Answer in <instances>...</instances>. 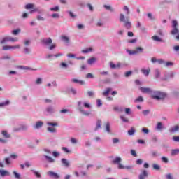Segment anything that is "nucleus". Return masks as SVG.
I'll return each mask as SVG.
<instances>
[{
  "label": "nucleus",
  "mask_w": 179,
  "mask_h": 179,
  "mask_svg": "<svg viewBox=\"0 0 179 179\" xmlns=\"http://www.w3.org/2000/svg\"><path fill=\"white\" fill-rule=\"evenodd\" d=\"M141 132H143V134H149L150 131L148 129V128L146 127H143L141 129Z\"/></svg>",
  "instance_id": "nucleus-56"
},
{
  "label": "nucleus",
  "mask_w": 179,
  "mask_h": 179,
  "mask_svg": "<svg viewBox=\"0 0 179 179\" xmlns=\"http://www.w3.org/2000/svg\"><path fill=\"white\" fill-rule=\"evenodd\" d=\"M20 69H22L23 71H37L36 69H31V67L25 66H20Z\"/></svg>",
  "instance_id": "nucleus-28"
},
{
  "label": "nucleus",
  "mask_w": 179,
  "mask_h": 179,
  "mask_svg": "<svg viewBox=\"0 0 179 179\" xmlns=\"http://www.w3.org/2000/svg\"><path fill=\"white\" fill-rule=\"evenodd\" d=\"M34 6V5L29 3L25 6V9H33Z\"/></svg>",
  "instance_id": "nucleus-59"
},
{
  "label": "nucleus",
  "mask_w": 179,
  "mask_h": 179,
  "mask_svg": "<svg viewBox=\"0 0 179 179\" xmlns=\"http://www.w3.org/2000/svg\"><path fill=\"white\" fill-rule=\"evenodd\" d=\"M120 118L121 121H122V122H125L126 124H128V122H129V120L123 115H121Z\"/></svg>",
  "instance_id": "nucleus-43"
},
{
  "label": "nucleus",
  "mask_w": 179,
  "mask_h": 179,
  "mask_svg": "<svg viewBox=\"0 0 179 179\" xmlns=\"http://www.w3.org/2000/svg\"><path fill=\"white\" fill-rule=\"evenodd\" d=\"M152 40H153V41H157V43H164L163 39L156 35L152 36Z\"/></svg>",
  "instance_id": "nucleus-24"
},
{
  "label": "nucleus",
  "mask_w": 179,
  "mask_h": 179,
  "mask_svg": "<svg viewBox=\"0 0 179 179\" xmlns=\"http://www.w3.org/2000/svg\"><path fill=\"white\" fill-rule=\"evenodd\" d=\"M9 142L8 139H3L0 138V143H2V145H6Z\"/></svg>",
  "instance_id": "nucleus-53"
},
{
  "label": "nucleus",
  "mask_w": 179,
  "mask_h": 179,
  "mask_svg": "<svg viewBox=\"0 0 179 179\" xmlns=\"http://www.w3.org/2000/svg\"><path fill=\"white\" fill-rule=\"evenodd\" d=\"M96 62H97V58L96 57H91L87 61V64H88V65H93V64H96Z\"/></svg>",
  "instance_id": "nucleus-19"
},
{
  "label": "nucleus",
  "mask_w": 179,
  "mask_h": 179,
  "mask_svg": "<svg viewBox=\"0 0 179 179\" xmlns=\"http://www.w3.org/2000/svg\"><path fill=\"white\" fill-rule=\"evenodd\" d=\"M121 162H122V159H121V157H116L113 160V163L114 164H117V169H120V166H123L122 164H121Z\"/></svg>",
  "instance_id": "nucleus-10"
},
{
  "label": "nucleus",
  "mask_w": 179,
  "mask_h": 179,
  "mask_svg": "<svg viewBox=\"0 0 179 179\" xmlns=\"http://www.w3.org/2000/svg\"><path fill=\"white\" fill-rule=\"evenodd\" d=\"M151 156L152 157H157V156H159V152H157V151H152L151 152Z\"/></svg>",
  "instance_id": "nucleus-58"
},
{
  "label": "nucleus",
  "mask_w": 179,
  "mask_h": 179,
  "mask_svg": "<svg viewBox=\"0 0 179 179\" xmlns=\"http://www.w3.org/2000/svg\"><path fill=\"white\" fill-rule=\"evenodd\" d=\"M142 113L146 116V115H149V114H150V110H145L142 111Z\"/></svg>",
  "instance_id": "nucleus-61"
},
{
  "label": "nucleus",
  "mask_w": 179,
  "mask_h": 179,
  "mask_svg": "<svg viewBox=\"0 0 179 179\" xmlns=\"http://www.w3.org/2000/svg\"><path fill=\"white\" fill-rule=\"evenodd\" d=\"M48 176H49V177L52 179H60L61 178V175H59V173H57L55 171H48Z\"/></svg>",
  "instance_id": "nucleus-6"
},
{
  "label": "nucleus",
  "mask_w": 179,
  "mask_h": 179,
  "mask_svg": "<svg viewBox=\"0 0 179 179\" xmlns=\"http://www.w3.org/2000/svg\"><path fill=\"white\" fill-rule=\"evenodd\" d=\"M177 26H178V22H177V20H173L172 21L173 29L177 28Z\"/></svg>",
  "instance_id": "nucleus-54"
},
{
  "label": "nucleus",
  "mask_w": 179,
  "mask_h": 179,
  "mask_svg": "<svg viewBox=\"0 0 179 179\" xmlns=\"http://www.w3.org/2000/svg\"><path fill=\"white\" fill-rule=\"evenodd\" d=\"M152 167H153L154 170H157V171L160 170V165H159V164H154L152 165Z\"/></svg>",
  "instance_id": "nucleus-57"
},
{
  "label": "nucleus",
  "mask_w": 179,
  "mask_h": 179,
  "mask_svg": "<svg viewBox=\"0 0 179 179\" xmlns=\"http://www.w3.org/2000/svg\"><path fill=\"white\" fill-rule=\"evenodd\" d=\"M20 128L21 131H27V129H29V126L28 124H21Z\"/></svg>",
  "instance_id": "nucleus-48"
},
{
  "label": "nucleus",
  "mask_w": 179,
  "mask_h": 179,
  "mask_svg": "<svg viewBox=\"0 0 179 179\" xmlns=\"http://www.w3.org/2000/svg\"><path fill=\"white\" fill-rule=\"evenodd\" d=\"M123 10L124 12H125V14L127 15V16L131 15V10H129V8H128V6H124L123 7Z\"/></svg>",
  "instance_id": "nucleus-34"
},
{
  "label": "nucleus",
  "mask_w": 179,
  "mask_h": 179,
  "mask_svg": "<svg viewBox=\"0 0 179 179\" xmlns=\"http://www.w3.org/2000/svg\"><path fill=\"white\" fill-rule=\"evenodd\" d=\"M135 132H136L135 128L131 127V129L128 130L127 134L129 135V136H134V135H135Z\"/></svg>",
  "instance_id": "nucleus-31"
},
{
  "label": "nucleus",
  "mask_w": 179,
  "mask_h": 179,
  "mask_svg": "<svg viewBox=\"0 0 179 179\" xmlns=\"http://www.w3.org/2000/svg\"><path fill=\"white\" fill-rule=\"evenodd\" d=\"M173 65H174V63L172 62H165L164 63L165 66H173Z\"/></svg>",
  "instance_id": "nucleus-55"
},
{
  "label": "nucleus",
  "mask_w": 179,
  "mask_h": 179,
  "mask_svg": "<svg viewBox=\"0 0 179 179\" xmlns=\"http://www.w3.org/2000/svg\"><path fill=\"white\" fill-rule=\"evenodd\" d=\"M9 38H10V43H17V41H19V38L17 37H11V36H9Z\"/></svg>",
  "instance_id": "nucleus-44"
},
{
  "label": "nucleus",
  "mask_w": 179,
  "mask_h": 179,
  "mask_svg": "<svg viewBox=\"0 0 179 179\" xmlns=\"http://www.w3.org/2000/svg\"><path fill=\"white\" fill-rule=\"evenodd\" d=\"M50 10H51V12H59V6H57L55 7L50 8Z\"/></svg>",
  "instance_id": "nucleus-49"
},
{
  "label": "nucleus",
  "mask_w": 179,
  "mask_h": 179,
  "mask_svg": "<svg viewBox=\"0 0 179 179\" xmlns=\"http://www.w3.org/2000/svg\"><path fill=\"white\" fill-rule=\"evenodd\" d=\"M144 99L142 96H138L137 99L134 100V103H143Z\"/></svg>",
  "instance_id": "nucleus-40"
},
{
  "label": "nucleus",
  "mask_w": 179,
  "mask_h": 179,
  "mask_svg": "<svg viewBox=\"0 0 179 179\" xmlns=\"http://www.w3.org/2000/svg\"><path fill=\"white\" fill-rule=\"evenodd\" d=\"M171 34H172V36H176V34H179L178 28H173V29L171 31Z\"/></svg>",
  "instance_id": "nucleus-37"
},
{
  "label": "nucleus",
  "mask_w": 179,
  "mask_h": 179,
  "mask_svg": "<svg viewBox=\"0 0 179 179\" xmlns=\"http://www.w3.org/2000/svg\"><path fill=\"white\" fill-rule=\"evenodd\" d=\"M36 19L38 20V22H44V20H45V18H44V17L41 16V15H38Z\"/></svg>",
  "instance_id": "nucleus-52"
},
{
  "label": "nucleus",
  "mask_w": 179,
  "mask_h": 179,
  "mask_svg": "<svg viewBox=\"0 0 179 179\" xmlns=\"http://www.w3.org/2000/svg\"><path fill=\"white\" fill-rule=\"evenodd\" d=\"M140 90L141 92H142V93H149L150 96H152V92H153L152 89L149 87H140Z\"/></svg>",
  "instance_id": "nucleus-12"
},
{
  "label": "nucleus",
  "mask_w": 179,
  "mask_h": 179,
  "mask_svg": "<svg viewBox=\"0 0 179 179\" xmlns=\"http://www.w3.org/2000/svg\"><path fill=\"white\" fill-rule=\"evenodd\" d=\"M60 67L61 68H65V69H66V68H68V64L64 63V62H62L60 64Z\"/></svg>",
  "instance_id": "nucleus-62"
},
{
  "label": "nucleus",
  "mask_w": 179,
  "mask_h": 179,
  "mask_svg": "<svg viewBox=\"0 0 179 179\" xmlns=\"http://www.w3.org/2000/svg\"><path fill=\"white\" fill-rule=\"evenodd\" d=\"M141 72L142 73H143V75H145V76H148L149 73H150V69H142Z\"/></svg>",
  "instance_id": "nucleus-35"
},
{
  "label": "nucleus",
  "mask_w": 179,
  "mask_h": 179,
  "mask_svg": "<svg viewBox=\"0 0 179 179\" xmlns=\"http://www.w3.org/2000/svg\"><path fill=\"white\" fill-rule=\"evenodd\" d=\"M62 41H63V43H65L66 44V45H69V44L71 43V38H69V36L63 35L60 37Z\"/></svg>",
  "instance_id": "nucleus-11"
},
{
  "label": "nucleus",
  "mask_w": 179,
  "mask_h": 179,
  "mask_svg": "<svg viewBox=\"0 0 179 179\" xmlns=\"http://www.w3.org/2000/svg\"><path fill=\"white\" fill-rule=\"evenodd\" d=\"M44 157L46 159L47 162H48V163H55V159H54L52 157L48 156V155H44Z\"/></svg>",
  "instance_id": "nucleus-32"
},
{
  "label": "nucleus",
  "mask_w": 179,
  "mask_h": 179,
  "mask_svg": "<svg viewBox=\"0 0 179 179\" xmlns=\"http://www.w3.org/2000/svg\"><path fill=\"white\" fill-rule=\"evenodd\" d=\"M54 57H55L54 55H51V54H48L45 57L47 59H54Z\"/></svg>",
  "instance_id": "nucleus-60"
},
{
  "label": "nucleus",
  "mask_w": 179,
  "mask_h": 179,
  "mask_svg": "<svg viewBox=\"0 0 179 179\" xmlns=\"http://www.w3.org/2000/svg\"><path fill=\"white\" fill-rule=\"evenodd\" d=\"M22 19H28L29 17V13H24L22 15H21Z\"/></svg>",
  "instance_id": "nucleus-64"
},
{
  "label": "nucleus",
  "mask_w": 179,
  "mask_h": 179,
  "mask_svg": "<svg viewBox=\"0 0 179 179\" xmlns=\"http://www.w3.org/2000/svg\"><path fill=\"white\" fill-rule=\"evenodd\" d=\"M46 124L49 127L47 128L48 132H50V134H55L57 132V129L55 128V127H58L57 122H48Z\"/></svg>",
  "instance_id": "nucleus-3"
},
{
  "label": "nucleus",
  "mask_w": 179,
  "mask_h": 179,
  "mask_svg": "<svg viewBox=\"0 0 179 179\" xmlns=\"http://www.w3.org/2000/svg\"><path fill=\"white\" fill-rule=\"evenodd\" d=\"M10 104V100H6L5 101L0 103V108H3V107H7V106H9Z\"/></svg>",
  "instance_id": "nucleus-25"
},
{
  "label": "nucleus",
  "mask_w": 179,
  "mask_h": 179,
  "mask_svg": "<svg viewBox=\"0 0 179 179\" xmlns=\"http://www.w3.org/2000/svg\"><path fill=\"white\" fill-rule=\"evenodd\" d=\"M45 111H46V113H48V114H50V115L55 114V108H54V106H49L46 107Z\"/></svg>",
  "instance_id": "nucleus-15"
},
{
  "label": "nucleus",
  "mask_w": 179,
  "mask_h": 179,
  "mask_svg": "<svg viewBox=\"0 0 179 179\" xmlns=\"http://www.w3.org/2000/svg\"><path fill=\"white\" fill-rule=\"evenodd\" d=\"M167 94L165 92L159 90H152L151 92V99L156 100L157 101H160V100H164Z\"/></svg>",
  "instance_id": "nucleus-1"
},
{
  "label": "nucleus",
  "mask_w": 179,
  "mask_h": 179,
  "mask_svg": "<svg viewBox=\"0 0 179 179\" xmlns=\"http://www.w3.org/2000/svg\"><path fill=\"white\" fill-rule=\"evenodd\" d=\"M23 52L25 55H29V54H30V52H31V50L29 49V47H24L23 48Z\"/></svg>",
  "instance_id": "nucleus-41"
},
{
  "label": "nucleus",
  "mask_w": 179,
  "mask_h": 179,
  "mask_svg": "<svg viewBox=\"0 0 179 179\" xmlns=\"http://www.w3.org/2000/svg\"><path fill=\"white\" fill-rule=\"evenodd\" d=\"M162 161L164 162V163H169V158L166 157H162Z\"/></svg>",
  "instance_id": "nucleus-63"
},
{
  "label": "nucleus",
  "mask_w": 179,
  "mask_h": 179,
  "mask_svg": "<svg viewBox=\"0 0 179 179\" xmlns=\"http://www.w3.org/2000/svg\"><path fill=\"white\" fill-rule=\"evenodd\" d=\"M41 43L43 45H50L51 44H52V39L51 38H43L41 41Z\"/></svg>",
  "instance_id": "nucleus-8"
},
{
  "label": "nucleus",
  "mask_w": 179,
  "mask_h": 179,
  "mask_svg": "<svg viewBox=\"0 0 179 179\" xmlns=\"http://www.w3.org/2000/svg\"><path fill=\"white\" fill-rule=\"evenodd\" d=\"M4 162L6 166H10V164H12V161H10V157H6L4 159Z\"/></svg>",
  "instance_id": "nucleus-42"
},
{
  "label": "nucleus",
  "mask_w": 179,
  "mask_h": 179,
  "mask_svg": "<svg viewBox=\"0 0 179 179\" xmlns=\"http://www.w3.org/2000/svg\"><path fill=\"white\" fill-rule=\"evenodd\" d=\"M92 51H93V48H89L83 50L82 52H83V54H87L89 52H92Z\"/></svg>",
  "instance_id": "nucleus-45"
},
{
  "label": "nucleus",
  "mask_w": 179,
  "mask_h": 179,
  "mask_svg": "<svg viewBox=\"0 0 179 179\" xmlns=\"http://www.w3.org/2000/svg\"><path fill=\"white\" fill-rule=\"evenodd\" d=\"M81 105H82V101H78V110H79L80 113H81V114H83V115H87V116L90 115V113L83 110V108L82 106H80Z\"/></svg>",
  "instance_id": "nucleus-7"
},
{
  "label": "nucleus",
  "mask_w": 179,
  "mask_h": 179,
  "mask_svg": "<svg viewBox=\"0 0 179 179\" xmlns=\"http://www.w3.org/2000/svg\"><path fill=\"white\" fill-rule=\"evenodd\" d=\"M119 20L120 22L124 23V27L126 29H129L131 27H132V23H131V21H129V17H125L124 13L120 14Z\"/></svg>",
  "instance_id": "nucleus-2"
},
{
  "label": "nucleus",
  "mask_w": 179,
  "mask_h": 179,
  "mask_svg": "<svg viewBox=\"0 0 179 179\" xmlns=\"http://www.w3.org/2000/svg\"><path fill=\"white\" fill-rule=\"evenodd\" d=\"M9 42H10L9 36H5L0 40V44L1 45L6 44V43H9Z\"/></svg>",
  "instance_id": "nucleus-23"
},
{
  "label": "nucleus",
  "mask_w": 179,
  "mask_h": 179,
  "mask_svg": "<svg viewBox=\"0 0 179 179\" xmlns=\"http://www.w3.org/2000/svg\"><path fill=\"white\" fill-rule=\"evenodd\" d=\"M101 120H98L96 122V127L94 129V132H97L99 129H101Z\"/></svg>",
  "instance_id": "nucleus-17"
},
{
  "label": "nucleus",
  "mask_w": 179,
  "mask_h": 179,
  "mask_svg": "<svg viewBox=\"0 0 179 179\" xmlns=\"http://www.w3.org/2000/svg\"><path fill=\"white\" fill-rule=\"evenodd\" d=\"M124 113L127 115H131V114H132V110H131V108H125Z\"/></svg>",
  "instance_id": "nucleus-46"
},
{
  "label": "nucleus",
  "mask_w": 179,
  "mask_h": 179,
  "mask_svg": "<svg viewBox=\"0 0 179 179\" xmlns=\"http://www.w3.org/2000/svg\"><path fill=\"white\" fill-rule=\"evenodd\" d=\"M147 17H148V19H150V20H155L156 17H155V16H153V14H152L151 13H148L147 14Z\"/></svg>",
  "instance_id": "nucleus-47"
},
{
  "label": "nucleus",
  "mask_w": 179,
  "mask_h": 179,
  "mask_svg": "<svg viewBox=\"0 0 179 179\" xmlns=\"http://www.w3.org/2000/svg\"><path fill=\"white\" fill-rule=\"evenodd\" d=\"M162 77V71L159 69L154 70V79H160V80H166V78H160Z\"/></svg>",
  "instance_id": "nucleus-5"
},
{
  "label": "nucleus",
  "mask_w": 179,
  "mask_h": 179,
  "mask_svg": "<svg viewBox=\"0 0 179 179\" xmlns=\"http://www.w3.org/2000/svg\"><path fill=\"white\" fill-rule=\"evenodd\" d=\"M179 130V127L178 126H174L173 127H172L170 130V132L171 133H174V132H177V131Z\"/></svg>",
  "instance_id": "nucleus-50"
},
{
  "label": "nucleus",
  "mask_w": 179,
  "mask_h": 179,
  "mask_svg": "<svg viewBox=\"0 0 179 179\" xmlns=\"http://www.w3.org/2000/svg\"><path fill=\"white\" fill-rule=\"evenodd\" d=\"M1 135L3 136V138H4L3 139H7V141L8 139L10 138V136H11L10 134L8 133V131L6 130H3L1 131Z\"/></svg>",
  "instance_id": "nucleus-18"
},
{
  "label": "nucleus",
  "mask_w": 179,
  "mask_h": 179,
  "mask_svg": "<svg viewBox=\"0 0 179 179\" xmlns=\"http://www.w3.org/2000/svg\"><path fill=\"white\" fill-rule=\"evenodd\" d=\"M0 176L1 177H9V176H10V172L7 170L0 169Z\"/></svg>",
  "instance_id": "nucleus-16"
},
{
  "label": "nucleus",
  "mask_w": 179,
  "mask_h": 179,
  "mask_svg": "<svg viewBox=\"0 0 179 179\" xmlns=\"http://www.w3.org/2000/svg\"><path fill=\"white\" fill-rule=\"evenodd\" d=\"M103 8L105 9H106V10H110V12H115V10L114 9V8H113L111 6H108V5H103Z\"/></svg>",
  "instance_id": "nucleus-33"
},
{
  "label": "nucleus",
  "mask_w": 179,
  "mask_h": 179,
  "mask_svg": "<svg viewBox=\"0 0 179 179\" xmlns=\"http://www.w3.org/2000/svg\"><path fill=\"white\" fill-rule=\"evenodd\" d=\"M71 82H73V83H78L79 85H86V83L84 80H80L76 78L71 79Z\"/></svg>",
  "instance_id": "nucleus-21"
},
{
  "label": "nucleus",
  "mask_w": 179,
  "mask_h": 179,
  "mask_svg": "<svg viewBox=\"0 0 179 179\" xmlns=\"http://www.w3.org/2000/svg\"><path fill=\"white\" fill-rule=\"evenodd\" d=\"M13 174L16 179H20V175L19 173L16 172V171H13Z\"/></svg>",
  "instance_id": "nucleus-51"
},
{
  "label": "nucleus",
  "mask_w": 179,
  "mask_h": 179,
  "mask_svg": "<svg viewBox=\"0 0 179 179\" xmlns=\"http://www.w3.org/2000/svg\"><path fill=\"white\" fill-rule=\"evenodd\" d=\"M105 132H107V134H112L110 122H106L105 124Z\"/></svg>",
  "instance_id": "nucleus-20"
},
{
  "label": "nucleus",
  "mask_w": 179,
  "mask_h": 179,
  "mask_svg": "<svg viewBox=\"0 0 179 179\" xmlns=\"http://www.w3.org/2000/svg\"><path fill=\"white\" fill-rule=\"evenodd\" d=\"M134 52H136V54H140L141 52H143V48L142 47H137L134 50Z\"/></svg>",
  "instance_id": "nucleus-38"
},
{
  "label": "nucleus",
  "mask_w": 179,
  "mask_h": 179,
  "mask_svg": "<svg viewBox=\"0 0 179 179\" xmlns=\"http://www.w3.org/2000/svg\"><path fill=\"white\" fill-rule=\"evenodd\" d=\"M61 162L64 167H69V162L68 159L63 158L61 159Z\"/></svg>",
  "instance_id": "nucleus-29"
},
{
  "label": "nucleus",
  "mask_w": 179,
  "mask_h": 179,
  "mask_svg": "<svg viewBox=\"0 0 179 179\" xmlns=\"http://www.w3.org/2000/svg\"><path fill=\"white\" fill-rule=\"evenodd\" d=\"M179 155V149H172L171 150V156H178Z\"/></svg>",
  "instance_id": "nucleus-26"
},
{
  "label": "nucleus",
  "mask_w": 179,
  "mask_h": 179,
  "mask_svg": "<svg viewBox=\"0 0 179 179\" xmlns=\"http://www.w3.org/2000/svg\"><path fill=\"white\" fill-rule=\"evenodd\" d=\"M134 169V166L132 165H127V166H124V165H120V170H132Z\"/></svg>",
  "instance_id": "nucleus-22"
},
{
  "label": "nucleus",
  "mask_w": 179,
  "mask_h": 179,
  "mask_svg": "<svg viewBox=\"0 0 179 179\" xmlns=\"http://www.w3.org/2000/svg\"><path fill=\"white\" fill-rule=\"evenodd\" d=\"M149 177V172L146 170H143L138 176V179H146Z\"/></svg>",
  "instance_id": "nucleus-9"
},
{
  "label": "nucleus",
  "mask_w": 179,
  "mask_h": 179,
  "mask_svg": "<svg viewBox=\"0 0 179 179\" xmlns=\"http://www.w3.org/2000/svg\"><path fill=\"white\" fill-rule=\"evenodd\" d=\"M113 110L116 113H122L124 111V108L121 106H115L113 108Z\"/></svg>",
  "instance_id": "nucleus-30"
},
{
  "label": "nucleus",
  "mask_w": 179,
  "mask_h": 179,
  "mask_svg": "<svg viewBox=\"0 0 179 179\" xmlns=\"http://www.w3.org/2000/svg\"><path fill=\"white\" fill-rule=\"evenodd\" d=\"M43 125H44V122L43 121H38L33 126V128L34 129H40V128L43 127Z\"/></svg>",
  "instance_id": "nucleus-14"
},
{
  "label": "nucleus",
  "mask_w": 179,
  "mask_h": 179,
  "mask_svg": "<svg viewBox=\"0 0 179 179\" xmlns=\"http://www.w3.org/2000/svg\"><path fill=\"white\" fill-rule=\"evenodd\" d=\"M110 92H111V88H106V90L102 93V94L103 96H105V97H107V96L110 94Z\"/></svg>",
  "instance_id": "nucleus-39"
},
{
  "label": "nucleus",
  "mask_w": 179,
  "mask_h": 179,
  "mask_svg": "<svg viewBox=\"0 0 179 179\" xmlns=\"http://www.w3.org/2000/svg\"><path fill=\"white\" fill-rule=\"evenodd\" d=\"M31 171H32V173L34 174V176H36L37 178H41V174H40V172L36 171L34 169H31Z\"/></svg>",
  "instance_id": "nucleus-36"
},
{
  "label": "nucleus",
  "mask_w": 179,
  "mask_h": 179,
  "mask_svg": "<svg viewBox=\"0 0 179 179\" xmlns=\"http://www.w3.org/2000/svg\"><path fill=\"white\" fill-rule=\"evenodd\" d=\"M3 51H9V50H20V45L17 44L15 45H3L2 47Z\"/></svg>",
  "instance_id": "nucleus-4"
},
{
  "label": "nucleus",
  "mask_w": 179,
  "mask_h": 179,
  "mask_svg": "<svg viewBox=\"0 0 179 179\" xmlns=\"http://www.w3.org/2000/svg\"><path fill=\"white\" fill-rule=\"evenodd\" d=\"M157 131H162V129H164V126H163V123L159 122L157 124L156 126Z\"/></svg>",
  "instance_id": "nucleus-27"
},
{
  "label": "nucleus",
  "mask_w": 179,
  "mask_h": 179,
  "mask_svg": "<svg viewBox=\"0 0 179 179\" xmlns=\"http://www.w3.org/2000/svg\"><path fill=\"white\" fill-rule=\"evenodd\" d=\"M110 69H118L121 68V63H117V64H115L113 62H110L109 63Z\"/></svg>",
  "instance_id": "nucleus-13"
}]
</instances>
